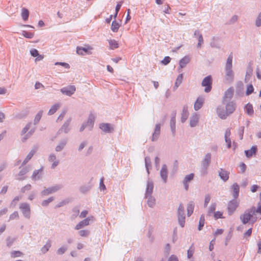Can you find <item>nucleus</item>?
I'll list each match as a JSON object with an SVG mask.
<instances>
[{
	"label": "nucleus",
	"mask_w": 261,
	"mask_h": 261,
	"mask_svg": "<svg viewBox=\"0 0 261 261\" xmlns=\"http://www.w3.org/2000/svg\"><path fill=\"white\" fill-rule=\"evenodd\" d=\"M236 110V105L233 102H229L226 106V111L224 112L220 108H217V113L219 117L225 119L229 115L232 114Z\"/></svg>",
	"instance_id": "nucleus-1"
},
{
	"label": "nucleus",
	"mask_w": 261,
	"mask_h": 261,
	"mask_svg": "<svg viewBox=\"0 0 261 261\" xmlns=\"http://www.w3.org/2000/svg\"><path fill=\"white\" fill-rule=\"evenodd\" d=\"M255 214V207H252L250 210L246 211L240 216V219L243 224L247 223L252 217V215Z\"/></svg>",
	"instance_id": "nucleus-2"
},
{
	"label": "nucleus",
	"mask_w": 261,
	"mask_h": 261,
	"mask_svg": "<svg viewBox=\"0 0 261 261\" xmlns=\"http://www.w3.org/2000/svg\"><path fill=\"white\" fill-rule=\"evenodd\" d=\"M185 208L182 204H180L178 208V220L179 225L184 227L185 223Z\"/></svg>",
	"instance_id": "nucleus-3"
},
{
	"label": "nucleus",
	"mask_w": 261,
	"mask_h": 261,
	"mask_svg": "<svg viewBox=\"0 0 261 261\" xmlns=\"http://www.w3.org/2000/svg\"><path fill=\"white\" fill-rule=\"evenodd\" d=\"M212 78L211 75L205 77L201 83L202 86L205 87L204 91L205 92H209L212 87Z\"/></svg>",
	"instance_id": "nucleus-4"
},
{
	"label": "nucleus",
	"mask_w": 261,
	"mask_h": 261,
	"mask_svg": "<svg viewBox=\"0 0 261 261\" xmlns=\"http://www.w3.org/2000/svg\"><path fill=\"white\" fill-rule=\"evenodd\" d=\"M232 55L230 54L228 58H227L226 66H225V70L226 72V75L232 78L233 77V72L231 70L232 68Z\"/></svg>",
	"instance_id": "nucleus-5"
},
{
	"label": "nucleus",
	"mask_w": 261,
	"mask_h": 261,
	"mask_svg": "<svg viewBox=\"0 0 261 261\" xmlns=\"http://www.w3.org/2000/svg\"><path fill=\"white\" fill-rule=\"evenodd\" d=\"M94 220V217L93 216H90L88 218L84 219L83 220L80 221L78 224H77L75 227V229L76 230H79L83 228L84 226H88L90 224V221H93Z\"/></svg>",
	"instance_id": "nucleus-6"
},
{
	"label": "nucleus",
	"mask_w": 261,
	"mask_h": 261,
	"mask_svg": "<svg viewBox=\"0 0 261 261\" xmlns=\"http://www.w3.org/2000/svg\"><path fill=\"white\" fill-rule=\"evenodd\" d=\"M20 209L25 217L29 218L30 216V207L29 204L23 203L20 205Z\"/></svg>",
	"instance_id": "nucleus-7"
},
{
	"label": "nucleus",
	"mask_w": 261,
	"mask_h": 261,
	"mask_svg": "<svg viewBox=\"0 0 261 261\" xmlns=\"http://www.w3.org/2000/svg\"><path fill=\"white\" fill-rule=\"evenodd\" d=\"M75 87L74 86H69L68 87H64L61 89V92L68 96H71L75 91Z\"/></svg>",
	"instance_id": "nucleus-8"
},
{
	"label": "nucleus",
	"mask_w": 261,
	"mask_h": 261,
	"mask_svg": "<svg viewBox=\"0 0 261 261\" xmlns=\"http://www.w3.org/2000/svg\"><path fill=\"white\" fill-rule=\"evenodd\" d=\"M238 206V202L236 200L230 201L228 205V210L230 214H231Z\"/></svg>",
	"instance_id": "nucleus-9"
},
{
	"label": "nucleus",
	"mask_w": 261,
	"mask_h": 261,
	"mask_svg": "<svg viewBox=\"0 0 261 261\" xmlns=\"http://www.w3.org/2000/svg\"><path fill=\"white\" fill-rule=\"evenodd\" d=\"M204 98L202 96H199L197 98L194 103V109L196 111L199 110L203 106L204 103Z\"/></svg>",
	"instance_id": "nucleus-10"
},
{
	"label": "nucleus",
	"mask_w": 261,
	"mask_h": 261,
	"mask_svg": "<svg viewBox=\"0 0 261 261\" xmlns=\"http://www.w3.org/2000/svg\"><path fill=\"white\" fill-rule=\"evenodd\" d=\"M92 48L88 46L87 47H77L76 52L79 55H83L85 54H91Z\"/></svg>",
	"instance_id": "nucleus-11"
},
{
	"label": "nucleus",
	"mask_w": 261,
	"mask_h": 261,
	"mask_svg": "<svg viewBox=\"0 0 261 261\" xmlns=\"http://www.w3.org/2000/svg\"><path fill=\"white\" fill-rule=\"evenodd\" d=\"M161 131V125L159 124H157L155 125L154 131L153 134H152V141H154L157 140L159 138V136L160 134Z\"/></svg>",
	"instance_id": "nucleus-12"
},
{
	"label": "nucleus",
	"mask_w": 261,
	"mask_h": 261,
	"mask_svg": "<svg viewBox=\"0 0 261 261\" xmlns=\"http://www.w3.org/2000/svg\"><path fill=\"white\" fill-rule=\"evenodd\" d=\"M194 176V175L193 173H191L185 176V179L183 181V184L184 185V187L186 190H188L189 188V185L188 182L193 179Z\"/></svg>",
	"instance_id": "nucleus-13"
},
{
	"label": "nucleus",
	"mask_w": 261,
	"mask_h": 261,
	"mask_svg": "<svg viewBox=\"0 0 261 261\" xmlns=\"http://www.w3.org/2000/svg\"><path fill=\"white\" fill-rule=\"evenodd\" d=\"M229 175V172H228L223 169H221L219 173V176L224 181H226L228 179Z\"/></svg>",
	"instance_id": "nucleus-14"
},
{
	"label": "nucleus",
	"mask_w": 261,
	"mask_h": 261,
	"mask_svg": "<svg viewBox=\"0 0 261 261\" xmlns=\"http://www.w3.org/2000/svg\"><path fill=\"white\" fill-rule=\"evenodd\" d=\"M99 128L105 133L110 132L112 129V126L109 123H101L99 125Z\"/></svg>",
	"instance_id": "nucleus-15"
},
{
	"label": "nucleus",
	"mask_w": 261,
	"mask_h": 261,
	"mask_svg": "<svg viewBox=\"0 0 261 261\" xmlns=\"http://www.w3.org/2000/svg\"><path fill=\"white\" fill-rule=\"evenodd\" d=\"M199 121V116L197 114H193L191 118L190 121V124L191 127L195 126Z\"/></svg>",
	"instance_id": "nucleus-16"
},
{
	"label": "nucleus",
	"mask_w": 261,
	"mask_h": 261,
	"mask_svg": "<svg viewBox=\"0 0 261 261\" xmlns=\"http://www.w3.org/2000/svg\"><path fill=\"white\" fill-rule=\"evenodd\" d=\"M60 188V187L59 186L53 187L49 188L46 189L45 190H44L42 192V193L44 195H48L49 194H51L52 193H54V192L57 191Z\"/></svg>",
	"instance_id": "nucleus-17"
},
{
	"label": "nucleus",
	"mask_w": 261,
	"mask_h": 261,
	"mask_svg": "<svg viewBox=\"0 0 261 261\" xmlns=\"http://www.w3.org/2000/svg\"><path fill=\"white\" fill-rule=\"evenodd\" d=\"M189 116V112L188 110L187 107H184L183 108L182 114H181V121L182 122H185L186 120L188 119Z\"/></svg>",
	"instance_id": "nucleus-18"
},
{
	"label": "nucleus",
	"mask_w": 261,
	"mask_h": 261,
	"mask_svg": "<svg viewBox=\"0 0 261 261\" xmlns=\"http://www.w3.org/2000/svg\"><path fill=\"white\" fill-rule=\"evenodd\" d=\"M43 170V167H41L40 169L35 170L32 175V178L33 180H36L40 177V175Z\"/></svg>",
	"instance_id": "nucleus-19"
},
{
	"label": "nucleus",
	"mask_w": 261,
	"mask_h": 261,
	"mask_svg": "<svg viewBox=\"0 0 261 261\" xmlns=\"http://www.w3.org/2000/svg\"><path fill=\"white\" fill-rule=\"evenodd\" d=\"M160 174L164 182H166L167 178V168L166 165L163 166Z\"/></svg>",
	"instance_id": "nucleus-20"
},
{
	"label": "nucleus",
	"mask_w": 261,
	"mask_h": 261,
	"mask_svg": "<svg viewBox=\"0 0 261 261\" xmlns=\"http://www.w3.org/2000/svg\"><path fill=\"white\" fill-rule=\"evenodd\" d=\"M257 150V148L256 146H252L250 149L246 150L245 151V154L247 157L250 158L253 155H254L256 153Z\"/></svg>",
	"instance_id": "nucleus-21"
},
{
	"label": "nucleus",
	"mask_w": 261,
	"mask_h": 261,
	"mask_svg": "<svg viewBox=\"0 0 261 261\" xmlns=\"http://www.w3.org/2000/svg\"><path fill=\"white\" fill-rule=\"evenodd\" d=\"M153 189V185L151 182H148L147 185L146 195L147 197L148 196L151 195L152 193Z\"/></svg>",
	"instance_id": "nucleus-22"
},
{
	"label": "nucleus",
	"mask_w": 261,
	"mask_h": 261,
	"mask_svg": "<svg viewBox=\"0 0 261 261\" xmlns=\"http://www.w3.org/2000/svg\"><path fill=\"white\" fill-rule=\"evenodd\" d=\"M211 155L210 153H207L205 155V158L202 162L203 166L206 168L211 161Z\"/></svg>",
	"instance_id": "nucleus-23"
},
{
	"label": "nucleus",
	"mask_w": 261,
	"mask_h": 261,
	"mask_svg": "<svg viewBox=\"0 0 261 261\" xmlns=\"http://www.w3.org/2000/svg\"><path fill=\"white\" fill-rule=\"evenodd\" d=\"M22 18L23 20L26 21L28 19L29 16V10L25 8H23L22 9L21 14Z\"/></svg>",
	"instance_id": "nucleus-24"
},
{
	"label": "nucleus",
	"mask_w": 261,
	"mask_h": 261,
	"mask_svg": "<svg viewBox=\"0 0 261 261\" xmlns=\"http://www.w3.org/2000/svg\"><path fill=\"white\" fill-rule=\"evenodd\" d=\"M190 62V58L189 57L186 56L181 59L179 61V66L180 68L184 67Z\"/></svg>",
	"instance_id": "nucleus-25"
},
{
	"label": "nucleus",
	"mask_w": 261,
	"mask_h": 261,
	"mask_svg": "<svg viewBox=\"0 0 261 261\" xmlns=\"http://www.w3.org/2000/svg\"><path fill=\"white\" fill-rule=\"evenodd\" d=\"M60 105L59 103H56L52 106L48 112V115H51L54 114L60 108Z\"/></svg>",
	"instance_id": "nucleus-26"
},
{
	"label": "nucleus",
	"mask_w": 261,
	"mask_h": 261,
	"mask_svg": "<svg viewBox=\"0 0 261 261\" xmlns=\"http://www.w3.org/2000/svg\"><path fill=\"white\" fill-rule=\"evenodd\" d=\"M245 111L248 115H252L254 113L252 105L250 103L247 104L245 106Z\"/></svg>",
	"instance_id": "nucleus-27"
},
{
	"label": "nucleus",
	"mask_w": 261,
	"mask_h": 261,
	"mask_svg": "<svg viewBox=\"0 0 261 261\" xmlns=\"http://www.w3.org/2000/svg\"><path fill=\"white\" fill-rule=\"evenodd\" d=\"M232 189L233 192V196L235 198H237L239 195V187L237 184H233L232 186Z\"/></svg>",
	"instance_id": "nucleus-28"
},
{
	"label": "nucleus",
	"mask_w": 261,
	"mask_h": 261,
	"mask_svg": "<svg viewBox=\"0 0 261 261\" xmlns=\"http://www.w3.org/2000/svg\"><path fill=\"white\" fill-rule=\"evenodd\" d=\"M194 205L192 203H190L187 206V215L190 216L193 213Z\"/></svg>",
	"instance_id": "nucleus-29"
},
{
	"label": "nucleus",
	"mask_w": 261,
	"mask_h": 261,
	"mask_svg": "<svg viewBox=\"0 0 261 261\" xmlns=\"http://www.w3.org/2000/svg\"><path fill=\"white\" fill-rule=\"evenodd\" d=\"M233 93V90L232 88L228 89L225 93L224 98H230L232 97Z\"/></svg>",
	"instance_id": "nucleus-30"
},
{
	"label": "nucleus",
	"mask_w": 261,
	"mask_h": 261,
	"mask_svg": "<svg viewBox=\"0 0 261 261\" xmlns=\"http://www.w3.org/2000/svg\"><path fill=\"white\" fill-rule=\"evenodd\" d=\"M148 196L147 204L150 207H152L155 204V200L154 198L152 197L151 195Z\"/></svg>",
	"instance_id": "nucleus-31"
},
{
	"label": "nucleus",
	"mask_w": 261,
	"mask_h": 261,
	"mask_svg": "<svg viewBox=\"0 0 261 261\" xmlns=\"http://www.w3.org/2000/svg\"><path fill=\"white\" fill-rule=\"evenodd\" d=\"M175 123L176 119L175 117H173L170 120V126L173 133H174L175 132Z\"/></svg>",
	"instance_id": "nucleus-32"
},
{
	"label": "nucleus",
	"mask_w": 261,
	"mask_h": 261,
	"mask_svg": "<svg viewBox=\"0 0 261 261\" xmlns=\"http://www.w3.org/2000/svg\"><path fill=\"white\" fill-rule=\"evenodd\" d=\"M205 219L203 215L201 216L199 221V225H198V230H201L202 228L204 226V224Z\"/></svg>",
	"instance_id": "nucleus-33"
},
{
	"label": "nucleus",
	"mask_w": 261,
	"mask_h": 261,
	"mask_svg": "<svg viewBox=\"0 0 261 261\" xmlns=\"http://www.w3.org/2000/svg\"><path fill=\"white\" fill-rule=\"evenodd\" d=\"M79 233L82 237H87L89 234V231L87 229H83L79 231Z\"/></svg>",
	"instance_id": "nucleus-34"
},
{
	"label": "nucleus",
	"mask_w": 261,
	"mask_h": 261,
	"mask_svg": "<svg viewBox=\"0 0 261 261\" xmlns=\"http://www.w3.org/2000/svg\"><path fill=\"white\" fill-rule=\"evenodd\" d=\"M22 35L27 38H32L34 36V34L33 33L24 31L22 32Z\"/></svg>",
	"instance_id": "nucleus-35"
},
{
	"label": "nucleus",
	"mask_w": 261,
	"mask_h": 261,
	"mask_svg": "<svg viewBox=\"0 0 261 261\" xmlns=\"http://www.w3.org/2000/svg\"><path fill=\"white\" fill-rule=\"evenodd\" d=\"M182 79H183L182 74H180L177 76L175 84V86L176 87H178L179 86V85L181 83Z\"/></svg>",
	"instance_id": "nucleus-36"
},
{
	"label": "nucleus",
	"mask_w": 261,
	"mask_h": 261,
	"mask_svg": "<svg viewBox=\"0 0 261 261\" xmlns=\"http://www.w3.org/2000/svg\"><path fill=\"white\" fill-rule=\"evenodd\" d=\"M194 252V248L193 246H191L188 249L187 252V256L188 258H190L192 257Z\"/></svg>",
	"instance_id": "nucleus-37"
},
{
	"label": "nucleus",
	"mask_w": 261,
	"mask_h": 261,
	"mask_svg": "<svg viewBox=\"0 0 261 261\" xmlns=\"http://www.w3.org/2000/svg\"><path fill=\"white\" fill-rule=\"evenodd\" d=\"M253 90L254 88L253 86L252 85H249L247 87V90L246 92V95H249L251 94L253 92Z\"/></svg>",
	"instance_id": "nucleus-38"
},
{
	"label": "nucleus",
	"mask_w": 261,
	"mask_h": 261,
	"mask_svg": "<svg viewBox=\"0 0 261 261\" xmlns=\"http://www.w3.org/2000/svg\"><path fill=\"white\" fill-rule=\"evenodd\" d=\"M22 253L19 251H15L11 253V255L13 258H15L16 257H19L22 255Z\"/></svg>",
	"instance_id": "nucleus-39"
},
{
	"label": "nucleus",
	"mask_w": 261,
	"mask_h": 261,
	"mask_svg": "<svg viewBox=\"0 0 261 261\" xmlns=\"http://www.w3.org/2000/svg\"><path fill=\"white\" fill-rule=\"evenodd\" d=\"M51 246V244L50 242H48L47 243H46L42 248V251L43 252V253H45L46 252H47L49 248Z\"/></svg>",
	"instance_id": "nucleus-40"
},
{
	"label": "nucleus",
	"mask_w": 261,
	"mask_h": 261,
	"mask_svg": "<svg viewBox=\"0 0 261 261\" xmlns=\"http://www.w3.org/2000/svg\"><path fill=\"white\" fill-rule=\"evenodd\" d=\"M42 111L39 112L35 116L34 121L36 123H38L39 121V120H40V119L42 117Z\"/></svg>",
	"instance_id": "nucleus-41"
},
{
	"label": "nucleus",
	"mask_w": 261,
	"mask_h": 261,
	"mask_svg": "<svg viewBox=\"0 0 261 261\" xmlns=\"http://www.w3.org/2000/svg\"><path fill=\"white\" fill-rule=\"evenodd\" d=\"M223 213L221 212L217 211L214 213V218L216 219H218L219 218H222Z\"/></svg>",
	"instance_id": "nucleus-42"
},
{
	"label": "nucleus",
	"mask_w": 261,
	"mask_h": 261,
	"mask_svg": "<svg viewBox=\"0 0 261 261\" xmlns=\"http://www.w3.org/2000/svg\"><path fill=\"white\" fill-rule=\"evenodd\" d=\"M103 180H104L103 177L101 178V179L100 180L99 187H100V189L101 190H106V186L104 185Z\"/></svg>",
	"instance_id": "nucleus-43"
},
{
	"label": "nucleus",
	"mask_w": 261,
	"mask_h": 261,
	"mask_svg": "<svg viewBox=\"0 0 261 261\" xmlns=\"http://www.w3.org/2000/svg\"><path fill=\"white\" fill-rule=\"evenodd\" d=\"M31 55L34 57L39 55V52L36 49H32L30 50Z\"/></svg>",
	"instance_id": "nucleus-44"
},
{
	"label": "nucleus",
	"mask_w": 261,
	"mask_h": 261,
	"mask_svg": "<svg viewBox=\"0 0 261 261\" xmlns=\"http://www.w3.org/2000/svg\"><path fill=\"white\" fill-rule=\"evenodd\" d=\"M198 40V43L197 45H198V47H200L201 46V44L203 43V37L201 34H200L199 35Z\"/></svg>",
	"instance_id": "nucleus-45"
},
{
	"label": "nucleus",
	"mask_w": 261,
	"mask_h": 261,
	"mask_svg": "<svg viewBox=\"0 0 261 261\" xmlns=\"http://www.w3.org/2000/svg\"><path fill=\"white\" fill-rule=\"evenodd\" d=\"M171 61V58L169 57H165L162 61V63L164 65L168 64Z\"/></svg>",
	"instance_id": "nucleus-46"
},
{
	"label": "nucleus",
	"mask_w": 261,
	"mask_h": 261,
	"mask_svg": "<svg viewBox=\"0 0 261 261\" xmlns=\"http://www.w3.org/2000/svg\"><path fill=\"white\" fill-rule=\"evenodd\" d=\"M94 121V117L93 115H91L89 118V119L87 121V123L90 125H93Z\"/></svg>",
	"instance_id": "nucleus-47"
},
{
	"label": "nucleus",
	"mask_w": 261,
	"mask_h": 261,
	"mask_svg": "<svg viewBox=\"0 0 261 261\" xmlns=\"http://www.w3.org/2000/svg\"><path fill=\"white\" fill-rule=\"evenodd\" d=\"M53 199V197H50L47 200H44L42 203V205L43 206H46L49 202H51Z\"/></svg>",
	"instance_id": "nucleus-48"
},
{
	"label": "nucleus",
	"mask_w": 261,
	"mask_h": 261,
	"mask_svg": "<svg viewBox=\"0 0 261 261\" xmlns=\"http://www.w3.org/2000/svg\"><path fill=\"white\" fill-rule=\"evenodd\" d=\"M69 122L65 123L61 128V130H64V132L67 133L68 131Z\"/></svg>",
	"instance_id": "nucleus-49"
},
{
	"label": "nucleus",
	"mask_w": 261,
	"mask_h": 261,
	"mask_svg": "<svg viewBox=\"0 0 261 261\" xmlns=\"http://www.w3.org/2000/svg\"><path fill=\"white\" fill-rule=\"evenodd\" d=\"M65 144V143H61V144H60L59 145H58L56 147V150L57 151H61L63 148V147H64Z\"/></svg>",
	"instance_id": "nucleus-50"
},
{
	"label": "nucleus",
	"mask_w": 261,
	"mask_h": 261,
	"mask_svg": "<svg viewBox=\"0 0 261 261\" xmlns=\"http://www.w3.org/2000/svg\"><path fill=\"white\" fill-rule=\"evenodd\" d=\"M256 25L259 27L261 25V12L259 14L257 20L256 21Z\"/></svg>",
	"instance_id": "nucleus-51"
},
{
	"label": "nucleus",
	"mask_w": 261,
	"mask_h": 261,
	"mask_svg": "<svg viewBox=\"0 0 261 261\" xmlns=\"http://www.w3.org/2000/svg\"><path fill=\"white\" fill-rule=\"evenodd\" d=\"M55 65H61V66H64L66 68H69V65L66 63L63 62H56Z\"/></svg>",
	"instance_id": "nucleus-52"
},
{
	"label": "nucleus",
	"mask_w": 261,
	"mask_h": 261,
	"mask_svg": "<svg viewBox=\"0 0 261 261\" xmlns=\"http://www.w3.org/2000/svg\"><path fill=\"white\" fill-rule=\"evenodd\" d=\"M19 217L18 213L17 212H14L12 214H11L10 216V219H14L16 218H18Z\"/></svg>",
	"instance_id": "nucleus-53"
},
{
	"label": "nucleus",
	"mask_w": 261,
	"mask_h": 261,
	"mask_svg": "<svg viewBox=\"0 0 261 261\" xmlns=\"http://www.w3.org/2000/svg\"><path fill=\"white\" fill-rule=\"evenodd\" d=\"M66 250V248L65 247H61L58 250L57 253L59 254H62L65 252Z\"/></svg>",
	"instance_id": "nucleus-54"
},
{
	"label": "nucleus",
	"mask_w": 261,
	"mask_h": 261,
	"mask_svg": "<svg viewBox=\"0 0 261 261\" xmlns=\"http://www.w3.org/2000/svg\"><path fill=\"white\" fill-rule=\"evenodd\" d=\"M88 212L86 210H84L83 211H82L80 215V217L81 218H84L85 217H86V216H87V215L88 214Z\"/></svg>",
	"instance_id": "nucleus-55"
},
{
	"label": "nucleus",
	"mask_w": 261,
	"mask_h": 261,
	"mask_svg": "<svg viewBox=\"0 0 261 261\" xmlns=\"http://www.w3.org/2000/svg\"><path fill=\"white\" fill-rule=\"evenodd\" d=\"M215 239H213V240H212L210 242V246H209V249L210 251H212L214 249V244H215Z\"/></svg>",
	"instance_id": "nucleus-56"
},
{
	"label": "nucleus",
	"mask_w": 261,
	"mask_h": 261,
	"mask_svg": "<svg viewBox=\"0 0 261 261\" xmlns=\"http://www.w3.org/2000/svg\"><path fill=\"white\" fill-rule=\"evenodd\" d=\"M31 188V185L30 184L27 185L22 189V191L24 192L25 191L30 190Z\"/></svg>",
	"instance_id": "nucleus-57"
},
{
	"label": "nucleus",
	"mask_w": 261,
	"mask_h": 261,
	"mask_svg": "<svg viewBox=\"0 0 261 261\" xmlns=\"http://www.w3.org/2000/svg\"><path fill=\"white\" fill-rule=\"evenodd\" d=\"M252 233V228H250L244 233L245 237H249L251 236Z\"/></svg>",
	"instance_id": "nucleus-58"
},
{
	"label": "nucleus",
	"mask_w": 261,
	"mask_h": 261,
	"mask_svg": "<svg viewBox=\"0 0 261 261\" xmlns=\"http://www.w3.org/2000/svg\"><path fill=\"white\" fill-rule=\"evenodd\" d=\"M48 160L49 162H55V161H57L56 155L54 154L50 155V156H49Z\"/></svg>",
	"instance_id": "nucleus-59"
},
{
	"label": "nucleus",
	"mask_w": 261,
	"mask_h": 261,
	"mask_svg": "<svg viewBox=\"0 0 261 261\" xmlns=\"http://www.w3.org/2000/svg\"><path fill=\"white\" fill-rule=\"evenodd\" d=\"M231 134L230 129H227L225 131V138H230V136Z\"/></svg>",
	"instance_id": "nucleus-60"
},
{
	"label": "nucleus",
	"mask_w": 261,
	"mask_h": 261,
	"mask_svg": "<svg viewBox=\"0 0 261 261\" xmlns=\"http://www.w3.org/2000/svg\"><path fill=\"white\" fill-rule=\"evenodd\" d=\"M210 199H211V198L209 195H207L205 196V201H204V204L205 206H206L207 205V204L209 203V202L210 201Z\"/></svg>",
	"instance_id": "nucleus-61"
},
{
	"label": "nucleus",
	"mask_w": 261,
	"mask_h": 261,
	"mask_svg": "<svg viewBox=\"0 0 261 261\" xmlns=\"http://www.w3.org/2000/svg\"><path fill=\"white\" fill-rule=\"evenodd\" d=\"M258 188V186L256 185H253L251 188V191L252 192H256L257 189Z\"/></svg>",
	"instance_id": "nucleus-62"
},
{
	"label": "nucleus",
	"mask_w": 261,
	"mask_h": 261,
	"mask_svg": "<svg viewBox=\"0 0 261 261\" xmlns=\"http://www.w3.org/2000/svg\"><path fill=\"white\" fill-rule=\"evenodd\" d=\"M240 168L242 172H244L246 170V166L244 163H242L240 164Z\"/></svg>",
	"instance_id": "nucleus-63"
},
{
	"label": "nucleus",
	"mask_w": 261,
	"mask_h": 261,
	"mask_svg": "<svg viewBox=\"0 0 261 261\" xmlns=\"http://www.w3.org/2000/svg\"><path fill=\"white\" fill-rule=\"evenodd\" d=\"M168 261H178V258L174 255H172L170 257Z\"/></svg>",
	"instance_id": "nucleus-64"
}]
</instances>
